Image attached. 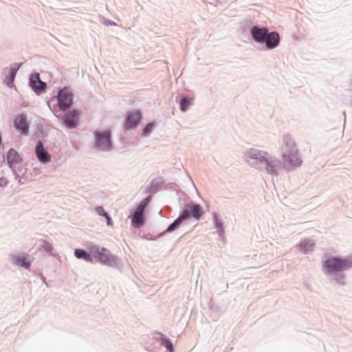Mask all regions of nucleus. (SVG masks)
<instances>
[{
    "label": "nucleus",
    "instance_id": "5701e85b",
    "mask_svg": "<svg viewBox=\"0 0 352 352\" xmlns=\"http://www.w3.org/2000/svg\"><path fill=\"white\" fill-rule=\"evenodd\" d=\"M188 101L187 100V99L186 98H184L182 99V100L180 102V109L182 111H186V109H188Z\"/></svg>",
    "mask_w": 352,
    "mask_h": 352
},
{
    "label": "nucleus",
    "instance_id": "dca6fc26",
    "mask_svg": "<svg viewBox=\"0 0 352 352\" xmlns=\"http://www.w3.org/2000/svg\"><path fill=\"white\" fill-rule=\"evenodd\" d=\"M144 221L143 212L141 210L140 211L139 209L136 208L131 221L132 226L134 228H138L143 225Z\"/></svg>",
    "mask_w": 352,
    "mask_h": 352
},
{
    "label": "nucleus",
    "instance_id": "1a4fd4ad",
    "mask_svg": "<svg viewBox=\"0 0 352 352\" xmlns=\"http://www.w3.org/2000/svg\"><path fill=\"white\" fill-rule=\"evenodd\" d=\"M14 126L22 135H27L29 132V123L24 114H21L16 118Z\"/></svg>",
    "mask_w": 352,
    "mask_h": 352
},
{
    "label": "nucleus",
    "instance_id": "c85d7f7f",
    "mask_svg": "<svg viewBox=\"0 0 352 352\" xmlns=\"http://www.w3.org/2000/svg\"><path fill=\"white\" fill-rule=\"evenodd\" d=\"M307 243H305H305H301V245H300V246H301V247H302V246H304V245H307Z\"/></svg>",
    "mask_w": 352,
    "mask_h": 352
},
{
    "label": "nucleus",
    "instance_id": "f257e3e1",
    "mask_svg": "<svg viewBox=\"0 0 352 352\" xmlns=\"http://www.w3.org/2000/svg\"><path fill=\"white\" fill-rule=\"evenodd\" d=\"M282 149L283 150V157L289 165L298 166L301 164L302 160L298 156L295 142L288 135L283 137Z\"/></svg>",
    "mask_w": 352,
    "mask_h": 352
},
{
    "label": "nucleus",
    "instance_id": "bb28decb",
    "mask_svg": "<svg viewBox=\"0 0 352 352\" xmlns=\"http://www.w3.org/2000/svg\"><path fill=\"white\" fill-rule=\"evenodd\" d=\"M8 184V180L6 177L0 178V186L3 187Z\"/></svg>",
    "mask_w": 352,
    "mask_h": 352
},
{
    "label": "nucleus",
    "instance_id": "9b49d317",
    "mask_svg": "<svg viewBox=\"0 0 352 352\" xmlns=\"http://www.w3.org/2000/svg\"><path fill=\"white\" fill-rule=\"evenodd\" d=\"M248 157L252 159L258 160L261 162H266L268 164V154L265 151H260L256 148H251L248 151Z\"/></svg>",
    "mask_w": 352,
    "mask_h": 352
},
{
    "label": "nucleus",
    "instance_id": "4be33fe9",
    "mask_svg": "<svg viewBox=\"0 0 352 352\" xmlns=\"http://www.w3.org/2000/svg\"><path fill=\"white\" fill-rule=\"evenodd\" d=\"M148 201H149L148 197L144 199L141 201L140 204L138 206L137 208L139 209L140 211L141 210V211L144 212V208L146 206V205L148 204Z\"/></svg>",
    "mask_w": 352,
    "mask_h": 352
},
{
    "label": "nucleus",
    "instance_id": "c756f323",
    "mask_svg": "<svg viewBox=\"0 0 352 352\" xmlns=\"http://www.w3.org/2000/svg\"><path fill=\"white\" fill-rule=\"evenodd\" d=\"M312 247H313V244H312V243H310V244H309V248H312Z\"/></svg>",
    "mask_w": 352,
    "mask_h": 352
},
{
    "label": "nucleus",
    "instance_id": "6e6552de",
    "mask_svg": "<svg viewBox=\"0 0 352 352\" xmlns=\"http://www.w3.org/2000/svg\"><path fill=\"white\" fill-rule=\"evenodd\" d=\"M142 118L141 113L138 111H132L127 115L124 124V129L129 130L137 126Z\"/></svg>",
    "mask_w": 352,
    "mask_h": 352
},
{
    "label": "nucleus",
    "instance_id": "0eeeda50",
    "mask_svg": "<svg viewBox=\"0 0 352 352\" xmlns=\"http://www.w3.org/2000/svg\"><path fill=\"white\" fill-rule=\"evenodd\" d=\"M79 116L80 113L77 110L73 109L64 115L63 120L67 128H75L78 123Z\"/></svg>",
    "mask_w": 352,
    "mask_h": 352
},
{
    "label": "nucleus",
    "instance_id": "f03ea898",
    "mask_svg": "<svg viewBox=\"0 0 352 352\" xmlns=\"http://www.w3.org/2000/svg\"><path fill=\"white\" fill-rule=\"evenodd\" d=\"M327 274H338L352 267V256L346 258L329 257L323 263Z\"/></svg>",
    "mask_w": 352,
    "mask_h": 352
},
{
    "label": "nucleus",
    "instance_id": "cd10ccee",
    "mask_svg": "<svg viewBox=\"0 0 352 352\" xmlns=\"http://www.w3.org/2000/svg\"><path fill=\"white\" fill-rule=\"evenodd\" d=\"M105 217L107 219V225L112 226L113 225V221H112L111 217L109 216V214H107V217Z\"/></svg>",
    "mask_w": 352,
    "mask_h": 352
},
{
    "label": "nucleus",
    "instance_id": "7ed1b4c3",
    "mask_svg": "<svg viewBox=\"0 0 352 352\" xmlns=\"http://www.w3.org/2000/svg\"><path fill=\"white\" fill-rule=\"evenodd\" d=\"M203 214L201 208L197 204H190L186 206L183 210L182 215L177 218L167 229V231L173 230L178 226L181 221L184 219L192 217L196 219H199Z\"/></svg>",
    "mask_w": 352,
    "mask_h": 352
},
{
    "label": "nucleus",
    "instance_id": "2eb2a0df",
    "mask_svg": "<svg viewBox=\"0 0 352 352\" xmlns=\"http://www.w3.org/2000/svg\"><path fill=\"white\" fill-rule=\"evenodd\" d=\"M21 158L19 153L14 149L11 148L7 154V161L10 168H12L15 164H19Z\"/></svg>",
    "mask_w": 352,
    "mask_h": 352
},
{
    "label": "nucleus",
    "instance_id": "f8f14e48",
    "mask_svg": "<svg viewBox=\"0 0 352 352\" xmlns=\"http://www.w3.org/2000/svg\"><path fill=\"white\" fill-rule=\"evenodd\" d=\"M268 30L266 28H258L254 27L251 30V34L253 38L259 43H263L267 34Z\"/></svg>",
    "mask_w": 352,
    "mask_h": 352
},
{
    "label": "nucleus",
    "instance_id": "b1692460",
    "mask_svg": "<svg viewBox=\"0 0 352 352\" xmlns=\"http://www.w3.org/2000/svg\"><path fill=\"white\" fill-rule=\"evenodd\" d=\"M42 248L46 252H51L52 250V247L50 243L47 241H42Z\"/></svg>",
    "mask_w": 352,
    "mask_h": 352
},
{
    "label": "nucleus",
    "instance_id": "aec40b11",
    "mask_svg": "<svg viewBox=\"0 0 352 352\" xmlns=\"http://www.w3.org/2000/svg\"><path fill=\"white\" fill-rule=\"evenodd\" d=\"M157 334L161 336L162 344L164 345L170 352H173L174 351L173 346V344L171 343L170 340L169 339L166 338V337H164L160 333H158Z\"/></svg>",
    "mask_w": 352,
    "mask_h": 352
},
{
    "label": "nucleus",
    "instance_id": "4468645a",
    "mask_svg": "<svg viewBox=\"0 0 352 352\" xmlns=\"http://www.w3.org/2000/svg\"><path fill=\"white\" fill-rule=\"evenodd\" d=\"M36 154L41 162L45 163L50 160V155L45 150L41 142H39L36 148Z\"/></svg>",
    "mask_w": 352,
    "mask_h": 352
},
{
    "label": "nucleus",
    "instance_id": "a878e982",
    "mask_svg": "<svg viewBox=\"0 0 352 352\" xmlns=\"http://www.w3.org/2000/svg\"><path fill=\"white\" fill-rule=\"evenodd\" d=\"M213 219L215 222L217 228H218L219 230H221L222 225H221V222L219 221V220L218 219L217 216L216 214H214Z\"/></svg>",
    "mask_w": 352,
    "mask_h": 352
},
{
    "label": "nucleus",
    "instance_id": "a211bd4d",
    "mask_svg": "<svg viewBox=\"0 0 352 352\" xmlns=\"http://www.w3.org/2000/svg\"><path fill=\"white\" fill-rule=\"evenodd\" d=\"M18 69H19V67H10V68H8L6 69V71L8 70V77L6 80V82L8 86L11 87L12 85V83H13V81L15 78V76H16Z\"/></svg>",
    "mask_w": 352,
    "mask_h": 352
},
{
    "label": "nucleus",
    "instance_id": "423d86ee",
    "mask_svg": "<svg viewBox=\"0 0 352 352\" xmlns=\"http://www.w3.org/2000/svg\"><path fill=\"white\" fill-rule=\"evenodd\" d=\"M111 133L109 131L96 133V146L102 151L111 147Z\"/></svg>",
    "mask_w": 352,
    "mask_h": 352
},
{
    "label": "nucleus",
    "instance_id": "20e7f679",
    "mask_svg": "<svg viewBox=\"0 0 352 352\" xmlns=\"http://www.w3.org/2000/svg\"><path fill=\"white\" fill-rule=\"evenodd\" d=\"M89 250L94 257L102 264L111 266L117 263L116 256L104 248L93 245L89 248Z\"/></svg>",
    "mask_w": 352,
    "mask_h": 352
},
{
    "label": "nucleus",
    "instance_id": "412c9836",
    "mask_svg": "<svg viewBox=\"0 0 352 352\" xmlns=\"http://www.w3.org/2000/svg\"><path fill=\"white\" fill-rule=\"evenodd\" d=\"M153 126H154V124L153 123L148 124L146 125V126L144 129L142 135H147L150 134Z\"/></svg>",
    "mask_w": 352,
    "mask_h": 352
},
{
    "label": "nucleus",
    "instance_id": "6ab92c4d",
    "mask_svg": "<svg viewBox=\"0 0 352 352\" xmlns=\"http://www.w3.org/2000/svg\"><path fill=\"white\" fill-rule=\"evenodd\" d=\"M74 254L78 258H83L86 261L92 262L91 255L87 253L84 250L76 249L74 252Z\"/></svg>",
    "mask_w": 352,
    "mask_h": 352
},
{
    "label": "nucleus",
    "instance_id": "9d476101",
    "mask_svg": "<svg viewBox=\"0 0 352 352\" xmlns=\"http://www.w3.org/2000/svg\"><path fill=\"white\" fill-rule=\"evenodd\" d=\"M30 80V85L35 92L41 93L45 90L46 85L41 80L38 74H32Z\"/></svg>",
    "mask_w": 352,
    "mask_h": 352
},
{
    "label": "nucleus",
    "instance_id": "39448f33",
    "mask_svg": "<svg viewBox=\"0 0 352 352\" xmlns=\"http://www.w3.org/2000/svg\"><path fill=\"white\" fill-rule=\"evenodd\" d=\"M73 103V95L67 88L60 90L57 96V104L60 111H65Z\"/></svg>",
    "mask_w": 352,
    "mask_h": 352
},
{
    "label": "nucleus",
    "instance_id": "f3484780",
    "mask_svg": "<svg viewBox=\"0 0 352 352\" xmlns=\"http://www.w3.org/2000/svg\"><path fill=\"white\" fill-rule=\"evenodd\" d=\"M14 259L16 264L24 267L27 269L30 266V261L28 260V256H15Z\"/></svg>",
    "mask_w": 352,
    "mask_h": 352
},
{
    "label": "nucleus",
    "instance_id": "393cba45",
    "mask_svg": "<svg viewBox=\"0 0 352 352\" xmlns=\"http://www.w3.org/2000/svg\"><path fill=\"white\" fill-rule=\"evenodd\" d=\"M96 212L101 216L107 217V213L104 211V209L102 206H98L96 208Z\"/></svg>",
    "mask_w": 352,
    "mask_h": 352
},
{
    "label": "nucleus",
    "instance_id": "ddd939ff",
    "mask_svg": "<svg viewBox=\"0 0 352 352\" xmlns=\"http://www.w3.org/2000/svg\"><path fill=\"white\" fill-rule=\"evenodd\" d=\"M265 40L267 47L268 49H273L278 45L280 37L277 32H272L267 34Z\"/></svg>",
    "mask_w": 352,
    "mask_h": 352
}]
</instances>
